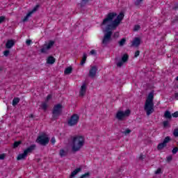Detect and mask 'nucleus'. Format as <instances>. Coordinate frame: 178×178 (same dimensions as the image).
<instances>
[{
    "instance_id": "f257e3e1",
    "label": "nucleus",
    "mask_w": 178,
    "mask_h": 178,
    "mask_svg": "<svg viewBox=\"0 0 178 178\" xmlns=\"http://www.w3.org/2000/svg\"><path fill=\"white\" fill-rule=\"evenodd\" d=\"M124 18V14L120 13L118 15L116 13H108L105 19L102 22V26H106L107 23H111L108 24V27H111L113 30H116L119 27V24L122 22V20Z\"/></svg>"
},
{
    "instance_id": "f03ea898",
    "label": "nucleus",
    "mask_w": 178,
    "mask_h": 178,
    "mask_svg": "<svg viewBox=\"0 0 178 178\" xmlns=\"http://www.w3.org/2000/svg\"><path fill=\"white\" fill-rule=\"evenodd\" d=\"M145 111L147 116L154 113V93L152 92H150L147 95L145 102Z\"/></svg>"
},
{
    "instance_id": "7ed1b4c3",
    "label": "nucleus",
    "mask_w": 178,
    "mask_h": 178,
    "mask_svg": "<svg viewBox=\"0 0 178 178\" xmlns=\"http://www.w3.org/2000/svg\"><path fill=\"white\" fill-rule=\"evenodd\" d=\"M84 143L86 139L83 136H76L72 138V149L73 152H77L79 149H81L82 147H84Z\"/></svg>"
},
{
    "instance_id": "20e7f679",
    "label": "nucleus",
    "mask_w": 178,
    "mask_h": 178,
    "mask_svg": "<svg viewBox=\"0 0 178 178\" xmlns=\"http://www.w3.org/2000/svg\"><path fill=\"white\" fill-rule=\"evenodd\" d=\"M113 30H115V29H112L111 27L108 26V25L106 26V33L104 35V38H103L102 42V44H103V45H108V43L111 41L112 34H113L112 31H113Z\"/></svg>"
},
{
    "instance_id": "39448f33",
    "label": "nucleus",
    "mask_w": 178,
    "mask_h": 178,
    "mask_svg": "<svg viewBox=\"0 0 178 178\" xmlns=\"http://www.w3.org/2000/svg\"><path fill=\"white\" fill-rule=\"evenodd\" d=\"M63 112V106L60 104H57L54 106L52 109V119L53 120H57V119L62 115Z\"/></svg>"
},
{
    "instance_id": "423d86ee",
    "label": "nucleus",
    "mask_w": 178,
    "mask_h": 178,
    "mask_svg": "<svg viewBox=\"0 0 178 178\" xmlns=\"http://www.w3.org/2000/svg\"><path fill=\"white\" fill-rule=\"evenodd\" d=\"M36 143L40 144V145H47L49 143V138L45 134H42L38 136L36 139Z\"/></svg>"
},
{
    "instance_id": "0eeeda50",
    "label": "nucleus",
    "mask_w": 178,
    "mask_h": 178,
    "mask_svg": "<svg viewBox=\"0 0 178 178\" xmlns=\"http://www.w3.org/2000/svg\"><path fill=\"white\" fill-rule=\"evenodd\" d=\"M130 113L131 111L129 109L125 111H118L115 115V118L122 122V120H124L125 118H129Z\"/></svg>"
},
{
    "instance_id": "6e6552de",
    "label": "nucleus",
    "mask_w": 178,
    "mask_h": 178,
    "mask_svg": "<svg viewBox=\"0 0 178 178\" xmlns=\"http://www.w3.org/2000/svg\"><path fill=\"white\" fill-rule=\"evenodd\" d=\"M80 120V116L78 114L74 113L71 115L70 120L67 121L68 126L73 127L79 123Z\"/></svg>"
},
{
    "instance_id": "1a4fd4ad",
    "label": "nucleus",
    "mask_w": 178,
    "mask_h": 178,
    "mask_svg": "<svg viewBox=\"0 0 178 178\" xmlns=\"http://www.w3.org/2000/svg\"><path fill=\"white\" fill-rule=\"evenodd\" d=\"M170 141V136H166L164 140H163V143H159L157 145V149L159 151H161V149H163L166 145H168V143Z\"/></svg>"
},
{
    "instance_id": "9d476101",
    "label": "nucleus",
    "mask_w": 178,
    "mask_h": 178,
    "mask_svg": "<svg viewBox=\"0 0 178 178\" xmlns=\"http://www.w3.org/2000/svg\"><path fill=\"white\" fill-rule=\"evenodd\" d=\"M129 60V54H124L121 60L117 63V67H122L123 66V64L126 63Z\"/></svg>"
},
{
    "instance_id": "9b49d317",
    "label": "nucleus",
    "mask_w": 178,
    "mask_h": 178,
    "mask_svg": "<svg viewBox=\"0 0 178 178\" xmlns=\"http://www.w3.org/2000/svg\"><path fill=\"white\" fill-rule=\"evenodd\" d=\"M98 71V68L96 66L91 67L90 70H89V77L94 79L95 76H97V72Z\"/></svg>"
},
{
    "instance_id": "f8f14e48",
    "label": "nucleus",
    "mask_w": 178,
    "mask_h": 178,
    "mask_svg": "<svg viewBox=\"0 0 178 178\" xmlns=\"http://www.w3.org/2000/svg\"><path fill=\"white\" fill-rule=\"evenodd\" d=\"M36 147H37V145H35V144L31 145L25 150H24V152L26 155H29V154H31V152H33Z\"/></svg>"
},
{
    "instance_id": "ddd939ff",
    "label": "nucleus",
    "mask_w": 178,
    "mask_h": 178,
    "mask_svg": "<svg viewBox=\"0 0 178 178\" xmlns=\"http://www.w3.org/2000/svg\"><path fill=\"white\" fill-rule=\"evenodd\" d=\"M86 91L87 85H86V83H83L79 91V97H84V95H86Z\"/></svg>"
},
{
    "instance_id": "4468645a",
    "label": "nucleus",
    "mask_w": 178,
    "mask_h": 178,
    "mask_svg": "<svg viewBox=\"0 0 178 178\" xmlns=\"http://www.w3.org/2000/svg\"><path fill=\"white\" fill-rule=\"evenodd\" d=\"M140 44H141V39L140 38H135L132 41L133 47H140Z\"/></svg>"
},
{
    "instance_id": "2eb2a0df",
    "label": "nucleus",
    "mask_w": 178,
    "mask_h": 178,
    "mask_svg": "<svg viewBox=\"0 0 178 178\" xmlns=\"http://www.w3.org/2000/svg\"><path fill=\"white\" fill-rule=\"evenodd\" d=\"M81 172V168H78L76 169H75L73 172H71L70 175V178H73L74 177V176H76V175H77V173Z\"/></svg>"
},
{
    "instance_id": "dca6fc26",
    "label": "nucleus",
    "mask_w": 178,
    "mask_h": 178,
    "mask_svg": "<svg viewBox=\"0 0 178 178\" xmlns=\"http://www.w3.org/2000/svg\"><path fill=\"white\" fill-rule=\"evenodd\" d=\"M55 60L56 59L54 58V57L52 56H50L47 59V63L48 65H54V63H55Z\"/></svg>"
},
{
    "instance_id": "f3484780",
    "label": "nucleus",
    "mask_w": 178,
    "mask_h": 178,
    "mask_svg": "<svg viewBox=\"0 0 178 178\" xmlns=\"http://www.w3.org/2000/svg\"><path fill=\"white\" fill-rule=\"evenodd\" d=\"M13 45H15V42L13 40H8L6 43V48L10 49Z\"/></svg>"
},
{
    "instance_id": "a211bd4d",
    "label": "nucleus",
    "mask_w": 178,
    "mask_h": 178,
    "mask_svg": "<svg viewBox=\"0 0 178 178\" xmlns=\"http://www.w3.org/2000/svg\"><path fill=\"white\" fill-rule=\"evenodd\" d=\"M27 156V154L24 152L22 154H19L17 157V161H22V159H24V158H26Z\"/></svg>"
},
{
    "instance_id": "6ab92c4d",
    "label": "nucleus",
    "mask_w": 178,
    "mask_h": 178,
    "mask_svg": "<svg viewBox=\"0 0 178 178\" xmlns=\"http://www.w3.org/2000/svg\"><path fill=\"white\" fill-rule=\"evenodd\" d=\"M53 45H55V41L49 40L48 44H45V47H47V49H51V48H52Z\"/></svg>"
},
{
    "instance_id": "aec40b11",
    "label": "nucleus",
    "mask_w": 178,
    "mask_h": 178,
    "mask_svg": "<svg viewBox=\"0 0 178 178\" xmlns=\"http://www.w3.org/2000/svg\"><path fill=\"white\" fill-rule=\"evenodd\" d=\"M86 61H87V54L83 53V56L81 60L80 65L83 66V65H84V63H86Z\"/></svg>"
},
{
    "instance_id": "412c9836",
    "label": "nucleus",
    "mask_w": 178,
    "mask_h": 178,
    "mask_svg": "<svg viewBox=\"0 0 178 178\" xmlns=\"http://www.w3.org/2000/svg\"><path fill=\"white\" fill-rule=\"evenodd\" d=\"M164 118L168 120L172 119V113H170V111H165L164 113Z\"/></svg>"
},
{
    "instance_id": "4be33fe9",
    "label": "nucleus",
    "mask_w": 178,
    "mask_h": 178,
    "mask_svg": "<svg viewBox=\"0 0 178 178\" xmlns=\"http://www.w3.org/2000/svg\"><path fill=\"white\" fill-rule=\"evenodd\" d=\"M72 72H73V68L72 67H67L64 71V74H70Z\"/></svg>"
},
{
    "instance_id": "5701e85b",
    "label": "nucleus",
    "mask_w": 178,
    "mask_h": 178,
    "mask_svg": "<svg viewBox=\"0 0 178 178\" xmlns=\"http://www.w3.org/2000/svg\"><path fill=\"white\" fill-rule=\"evenodd\" d=\"M19 102H20V98L15 97L13 99V106H16V105H17V104H19Z\"/></svg>"
},
{
    "instance_id": "b1692460",
    "label": "nucleus",
    "mask_w": 178,
    "mask_h": 178,
    "mask_svg": "<svg viewBox=\"0 0 178 178\" xmlns=\"http://www.w3.org/2000/svg\"><path fill=\"white\" fill-rule=\"evenodd\" d=\"M125 44H126V38H122L118 42L119 47H123Z\"/></svg>"
},
{
    "instance_id": "393cba45",
    "label": "nucleus",
    "mask_w": 178,
    "mask_h": 178,
    "mask_svg": "<svg viewBox=\"0 0 178 178\" xmlns=\"http://www.w3.org/2000/svg\"><path fill=\"white\" fill-rule=\"evenodd\" d=\"M38 8H40V5L37 4L35 7H33L32 10L29 11V13L33 15V13L38 10Z\"/></svg>"
},
{
    "instance_id": "a878e982",
    "label": "nucleus",
    "mask_w": 178,
    "mask_h": 178,
    "mask_svg": "<svg viewBox=\"0 0 178 178\" xmlns=\"http://www.w3.org/2000/svg\"><path fill=\"white\" fill-rule=\"evenodd\" d=\"M31 15H33L31 13L29 12L24 17L22 22H27L29 20V17H31Z\"/></svg>"
},
{
    "instance_id": "bb28decb",
    "label": "nucleus",
    "mask_w": 178,
    "mask_h": 178,
    "mask_svg": "<svg viewBox=\"0 0 178 178\" xmlns=\"http://www.w3.org/2000/svg\"><path fill=\"white\" fill-rule=\"evenodd\" d=\"M20 144H22V140L14 142L13 148H17V147H19V145H20Z\"/></svg>"
},
{
    "instance_id": "cd10ccee",
    "label": "nucleus",
    "mask_w": 178,
    "mask_h": 178,
    "mask_svg": "<svg viewBox=\"0 0 178 178\" xmlns=\"http://www.w3.org/2000/svg\"><path fill=\"white\" fill-rule=\"evenodd\" d=\"M47 102H44L42 104V109H43V111H47V109L48 108V104H47Z\"/></svg>"
},
{
    "instance_id": "c85d7f7f",
    "label": "nucleus",
    "mask_w": 178,
    "mask_h": 178,
    "mask_svg": "<svg viewBox=\"0 0 178 178\" xmlns=\"http://www.w3.org/2000/svg\"><path fill=\"white\" fill-rule=\"evenodd\" d=\"M60 156L63 157L66 156V152H65V149H62L60 150Z\"/></svg>"
},
{
    "instance_id": "c756f323",
    "label": "nucleus",
    "mask_w": 178,
    "mask_h": 178,
    "mask_svg": "<svg viewBox=\"0 0 178 178\" xmlns=\"http://www.w3.org/2000/svg\"><path fill=\"white\" fill-rule=\"evenodd\" d=\"M48 49H47V46L44 45V47L40 49V52H42V54H46Z\"/></svg>"
},
{
    "instance_id": "7c9ffc66",
    "label": "nucleus",
    "mask_w": 178,
    "mask_h": 178,
    "mask_svg": "<svg viewBox=\"0 0 178 178\" xmlns=\"http://www.w3.org/2000/svg\"><path fill=\"white\" fill-rule=\"evenodd\" d=\"M178 152V147H175L172 149V153L173 155H176V154H177Z\"/></svg>"
},
{
    "instance_id": "2f4dec72",
    "label": "nucleus",
    "mask_w": 178,
    "mask_h": 178,
    "mask_svg": "<svg viewBox=\"0 0 178 178\" xmlns=\"http://www.w3.org/2000/svg\"><path fill=\"white\" fill-rule=\"evenodd\" d=\"M52 99V95L49 94L47 96L46 99L44 100V102L48 103V102L49 101V99Z\"/></svg>"
},
{
    "instance_id": "473e14b6",
    "label": "nucleus",
    "mask_w": 178,
    "mask_h": 178,
    "mask_svg": "<svg viewBox=\"0 0 178 178\" xmlns=\"http://www.w3.org/2000/svg\"><path fill=\"white\" fill-rule=\"evenodd\" d=\"M141 29V26L140 25H135L134 27V31H138Z\"/></svg>"
},
{
    "instance_id": "72a5a7b5",
    "label": "nucleus",
    "mask_w": 178,
    "mask_h": 178,
    "mask_svg": "<svg viewBox=\"0 0 178 178\" xmlns=\"http://www.w3.org/2000/svg\"><path fill=\"white\" fill-rule=\"evenodd\" d=\"M163 127H168L169 126V121L166 120L163 122Z\"/></svg>"
},
{
    "instance_id": "f704fd0d",
    "label": "nucleus",
    "mask_w": 178,
    "mask_h": 178,
    "mask_svg": "<svg viewBox=\"0 0 178 178\" xmlns=\"http://www.w3.org/2000/svg\"><path fill=\"white\" fill-rule=\"evenodd\" d=\"M130 133H131V130L127 129H126V130L123 132V134H125V136H127V134H130Z\"/></svg>"
},
{
    "instance_id": "c9c22d12",
    "label": "nucleus",
    "mask_w": 178,
    "mask_h": 178,
    "mask_svg": "<svg viewBox=\"0 0 178 178\" xmlns=\"http://www.w3.org/2000/svg\"><path fill=\"white\" fill-rule=\"evenodd\" d=\"M155 175H161V173H162V169L161 168H158L155 172H154Z\"/></svg>"
},
{
    "instance_id": "e433bc0d",
    "label": "nucleus",
    "mask_w": 178,
    "mask_h": 178,
    "mask_svg": "<svg viewBox=\"0 0 178 178\" xmlns=\"http://www.w3.org/2000/svg\"><path fill=\"white\" fill-rule=\"evenodd\" d=\"M173 136L175 137H178V128L177 129H175L173 131Z\"/></svg>"
},
{
    "instance_id": "4c0bfd02",
    "label": "nucleus",
    "mask_w": 178,
    "mask_h": 178,
    "mask_svg": "<svg viewBox=\"0 0 178 178\" xmlns=\"http://www.w3.org/2000/svg\"><path fill=\"white\" fill-rule=\"evenodd\" d=\"M143 1H144V0H136L135 5L136 6H138V5H140L143 2Z\"/></svg>"
},
{
    "instance_id": "58836bf2",
    "label": "nucleus",
    "mask_w": 178,
    "mask_h": 178,
    "mask_svg": "<svg viewBox=\"0 0 178 178\" xmlns=\"http://www.w3.org/2000/svg\"><path fill=\"white\" fill-rule=\"evenodd\" d=\"M177 22H178V15H175L174 19H172V23H177Z\"/></svg>"
},
{
    "instance_id": "ea45409f",
    "label": "nucleus",
    "mask_w": 178,
    "mask_h": 178,
    "mask_svg": "<svg viewBox=\"0 0 178 178\" xmlns=\"http://www.w3.org/2000/svg\"><path fill=\"white\" fill-rule=\"evenodd\" d=\"M6 17L5 16H1L0 17V23H3L5 22Z\"/></svg>"
},
{
    "instance_id": "a19ab883",
    "label": "nucleus",
    "mask_w": 178,
    "mask_h": 178,
    "mask_svg": "<svg viewBox=\"0 0 178 178\" xmlns=\"http://www.w3.org/2000/svg\"><path fill=\"white\" fill-rule=\"evenodd\" d=\"M10 53V51L9 50H6L3 51V55H4V56H9Z\"/></svg>"
},
{
    "instance_id": "79ce46f5",
    "label": "nucleus",
    "mask_w": 178,
    "mask_h": 178,
    "mask_svg": "<svg viewBox=\"0 0 178 178\" xmlns=\"http://www.w3.org/2000/svg\"><path fill=\"white\" fill-rule=\"evenodd\" d=\"M5 156H6V154L4 153L0 154V161H3V159H5Z\"/></svg>"
},
{
    "instance_id": "37998d69",
    "label": "nucleus",
    "mask_w": 178,
    "mask_h": 178,
    "mask_svg": "<svg viewBox=\"0 0 178 178\" xmlns=\"http://www.w3.org/2000/svg\"><path fill=\"white\" fill-rule=\"evenodd\" d=\"M167 162H170L173 159V156H167Z\"/></svg>"
},
{
    "instance_id": "c03bdc74",
    "label": "nucleus",
    "mask_w": 178,
    "mask_h": 178,
    "mask_svg": "<svg viewBox=\"0 0 178 178\" xmlns=\"http://www.w3.org/2000/svg\"><path fill=\"white\" fill-rule=\"evenodd\" d=\"M134 56H135V58H138V56H140V51L139 50H137L135 52Z\"/></svg>"
},
{
    "instance_id": "a18cd8bd",
    "label": "nucleus",
    "mask_w": 178,
    "mask_h": 178,
    "mask_svg": "<svg viewBox=\"0 0 178 178\" xmlns=\"http://www.w3.org/2000/svg\"><path fill=\"white\" fill-rule=\"evenodd\" d=\"M172 118H178V111H175L172 114Z\"/></svg>"
},
{
    "instance_id": "49530a36",
    "label": "nucleus",
    "mask_w": 178,
    "mask_h": 178,
    "mask_svg": "<svg viewBox=\"0 0 178 178\" xmlns=\"http://www.w3.org/2000/svg\"><path fill=\"white\" fill-rule=\"evenodd\" d=\"M31 42H33L31 40H26V45H31Z\"/></svg>"
},
{
    "instance_id": "de8ad7c7",
    "label": "nucleus",
    "mask_w": 178,
    "mask_h": 178,
    "mask_svg": "<svg viewBox=\"0 0 178 178\" xmlns=\"http://www.w3.org/2000/svg\"><path fill=\"white\" fill-rule=\"evenodd\" d=\"M51 144H53V145L55 144V143H56V140L55 139V137L51 138Z\"/></svg>"
},
{
    "instance_id": "09e8293b",
    "label": "nucleus",
    "mask_w": 178,
    "mask_h": 178,
    "mask_svg": "<svg viewBox=\"0 0 178 178\" xmlns=\"http://www.w3.org/2000/svg\"><path fill=\"white\" fill-rule=\"evenodd\" d=\"M145 158V156L143 155V154H140V156H139V159L140 161H143V159H144Z\"/></svg>"
},
{
    "instance_id": "8fccbe9b",
    "label": "nucleus",
    "mask_w": 178,
    "mask_h": 178,
    "mask_svg": "<svg viewBox=\"0 0 178 178\" xmlns=\"http://www.w3.org/2000/svg\"><path fill=\"white\" fill-rule=\"evenodd\" d=\"M90 55H95V54H97V51H95V50L92 49L90 52Z\"/></svg>"
},
{
    "instance_id": "3c124183",
    "label": "nucleus",
    "mask_w": 178,
    "mask_h": 178,
    "mask_svg": "<svg viewBox=\"0 0 178 178\" xmlns=\"http://www.w3.org/2000/svg\"><path fill=\"white\" fill-rule=\"evenodd\" d=\"M175 99L177 101L178 100V93L175 92Z\"/></svg>"
},
{
    "instance_id": "603ef678",
    "label": "nucleus",
    "mask_w": 178,
    "mask_h": 178,
    "mask_svg": "<svg viewBox=\"0 0 178 178\" xmlns=\"http://www.w3.org/2000/svg\"><path fill=\"white\" fill-rule=\"evenodd\" d=\"M122 171V168H119L117 171L116 173H120Z\"/></svg>"
},
{
    "instance_id": "864d4df0",
    "label": "nucleus",
    "mask_w": 178,
    "mask_h": 178,
    "mask_svg": "<svg viewBox=\"0 0 178 178\" xmlns=\"http://www.w3.org/2000/svg\"><path fill=\"white\" fill-rule=\"evenodd\" d=\"M90 1L92 0H82V2H85V3H87V2H90Z\"/></svg>"
},
{
    "instance_id": "5fc2aeb1",
    "label": "nucleus",
    "mask_w": 178,
    "mask_h": 178,
    "mask_svg": "<svg viewBox=\"0 0 178 178\" xmlns=\"http://www.w3.org/2000/svg\"><path fill=\"white\" fill-rule=\"evenodd\" d=\"M174 9L176 10L177 9H178V4H175Z\"/></svg>"
},
{
    "instance_id": "6e6d98bb",
    "label": "nucleus",
    "mask_w": 178,
    "mask_h": 178,
    "mask_svg": "<svg viewBox=\"0 0 178 178\" xmlns=\"http://www.w3.org/2000/svg\"><path fill=\"white\" fill-rule=\"evenodd\" d=\"M29 118H31V119H33V118H34V115L30 114Z\"/></svg>"
},
{
    "instance_id": "4d7b16f0",
    "label": "nucleus",
    "mask_w": 178,
    "mask_h": 178,
    "mask_svg": "<svg viewBox=\"0 0 178 178\" xmlns=\"http://www.w3.org/2000/svg\"><path fill=\"white\" fill-rule=\"evenodd\" d=\"M175 80H177V81H178V76H177V77L175 78Z\"/></svg>"
},
{
    "instance_id": "13d9d810",
    "label": "nucleus",
    "mask_w": 178,
    "mask_h": 178,
    "mask_svg": "<svg viewBox=\"0 0 178 178\" xmlns=\"http://www.w3.org/2000/svg\"><path fill=\"white\" fill-rule=\"evenodd\" d=\"M116 34H118V33H115V35H116Z\"/></svg>"
}]
</instances>
